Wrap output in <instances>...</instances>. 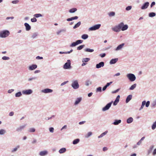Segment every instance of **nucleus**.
<instances>
[{
	"instance_id": "nucleus-62",
	"label": "nucleus",
	"mask_w": 156,
	"mask_h": 156,
	"mask_svg": "<svg viewBox=\"0 0 156 156\" xmlns=\"http://www.w3.org/2000/svg\"><path fill=\"white\" fill-rule=\"evenodd\" d=\"M37 142V140L35 139H33V141L32 142V144H34L35 143H36Z\"/></svg>"
},
{
	"instance_id": "nucleus-27",
	"label": "nucleus",
	"mask_w": 156,
	"mask_h": 156,
	"mask_svg": "<svg viewBox=\"0 0 156 156\" xmlns=\"http://www.w3.org/2000/svg\"><path fill=\"white\" fill-rule=\"evenodd\" d=\"M133 121V119L132 117H130L128 118L127 120V122L128 123H132Z\"/></svg>"
},
{
	"instance_id": "nucleus-45",
	"label": "nucleus",
	"mask_w": 156,
	"mask_h": 156,
	"mask_svg": "<svg viewBox=\"0 0 156 156\" xmlns=\"http://www.w3.org/2000/svg\"><path fill=\"white\" fill-rule=\"evenodd\" d=\"M119 100L116 99L115 100V101L113 102V105H115V106L119 102Z\"/></svg>"
},
{
	"instance_id": "nucleus-3",
	"label": "nucleus",
	"mask_w": 156,
	"mask_h": 156,
	"mask_svg": "<svg viewBox=\"0 0 156 156\" xmlns=\"http://www.w3.org/2000/svg\"><path fill=\"white\" fill-rule=\"evenodd\" d=\"M126 77L131 82L134 81L136 79V77L135 75L134 74L131 73L127 74L126 75Z\"/></svg>"
},
{
	"instance_id": "nucleus-32",
	"label": "nucleus",
	"mask_w": 156,
	"mask_h": 156,
	"mask_svg": "<svg viewBox=\"0 0 156 156\" xmlns=\"http://www.w3.org/2000/svg\"><path fill=\"white\" fill-rule=\"evenodd\" d=\"M81 22L80 21L78 22L73 27V29H76L78 27H79L80 25H81Z\"/></svg>"
},
{
	"instance_id": "nucleus-9",
	"label": "nucleus",
	"mask_w": 156,
	"mask_h": 156,
	"mask_svg": "<svg viewBox=\"0 0 156 156\" xmlns=\"http://www.w3.org/2000/svg\"><path fill=\"white\" fill-rule=\"evenodd\" d=\"M53 91V90H52L49 88H45L41 90L42 93L45 94L51 93Z\"/></svg>"
},
{
	"instance_id": "nucleus-60",
	"label": "nucleus",
	"mask_w": 156,
	"mask_h": 156,
	"mask_svg": "<svg viewBox=\"0 0 156 156\" xmlns=\"http://www.w3.org/2000/svg\"><path fill=\"white\" fill-rule=\"evenodd\" d=\"M131 8H132L131 6H128L126 7V10H131Z\"/></svg>"
},
{
	"instance_id": "nucleus-6",
	"label": "nucleus",
	"mask_w": 156,
	"mask_h": 156,
	"mask_svg": "<svg viewBox=\"0 0 156 156\" xmlns=\"http://www.w3.org/2000/svg\"><path fill=\"white\" fill-rule=\"evenodd\" d=\"M119 24L121 26V30L122 31H124L128 29V26L127 25H124L123 22Z\"/></svg>"
},
{
	"instance_id": "nucleus-54",
	"label": "nucleus",
	"mask_w": 156,
	"mask_h": 156,
	"mask_svg": "<svg viewBox=\"0 0 156 156\" xmlns=\"http://www.w3.org/2000/svg\"><path fill=\"white\" fill-rule=\"evenodd\" d=\"M49 130L51 133H53L54 131V128L53 127H50L49 128Z\"/></svg>"
},
{
	"instance_id": "nucleus-16",
	"label": "nucleus",
	"mask_w": 156,
	"mask_h": 156,
	"mask_svg": "<svg viewBox=\"0 0 156 156\" xmlns=\"http://www.w3.org/2000/svg\"><path fill=\"white\" fill-rule=\"evenodd\" d=\"M104 63L103 62H101L98 64H97L96 65V68L97 69H99L101 67H103L104 66Z\"/></svg>"
},
{
	"instance_id": "nucleus-55",
	"label": "nucleus",
	"mask_w": 156,
	"mask_h": 156,
	"mask_svg": "<svg viewBox=\"0 0 156 156\" xmlns=\"http://www.w3.org/2000/svg\"><path fill=\"white\" fill-rule=\"evenodd\" d=\"M119 90H120V89H119V88L118 89L112 91V94L116 93L118 92Z\"/></svg>"
},
{
	"instance_id": "nucleus-17",
	"label": "nucleus",
	"mask_w": 156,
	"mask_h": 156,
	"mask_svg": "<svg viewBox=\"0 0 156 156\" xmlns=\"http://www.w3.org/2000/svg\"><path fill=\"white\" fill-rule=\"evenodd\" d=\"M37 67V66L36 64H33L29 67V69L30 70H33Z\"/></svg>"
},
{
	"instance_id": "nucleus-12",
	"label": "nucleus",
	"mask_w": 156,
	"mask_h": 156,
	"mask_svg": "<svg viewBox=\"0 0 156 156\" xmlns=\"http://www.w3.org/2000/svg\"><path fill=\"white\" fill-rule=\"evenodd\" d=\"M125 45V44L124 43H122L119 45L116 48L114 49V50L116 51H120L122 50V48H123L124 45Z\"/></svg>"
},
{
	"instance_id": "nucleus-39",
	"label": "nucleus",
	"mask_w": 156,
	"mask_h": 156,
	"mask_svg": "<svg viewBox=\"0 0 156 156\" xmlns=\"http://www.w3.org/2000/svg\"><path fill=\"white\" fill-rule=\"evenodd\" d=\"M28 131L29 132L33 133L35 132V129L34 128H30L28 130Z\"/></svg>"
},
{
	"instance_id": "nucleus-56",
	"label": "nucleus",
	"mask_w": 156,
	"mask_h": 156,
	"mask_svg": "<svg viewBox=\"0 0 156 156\" xmlns=\"http://www.w3.org/2000/svg\"><path fill=\"white\" fill-rule=\"evenodd\" d=\"M112 81H111V82H109V83H107L106 85H105V86L107 87H108V86H109L112 83Z\"/></svg>"
},
{
	"instance_id": "nucleus-53",
	"label": "nucleus",
	"mask_w": 156,
	"mask_h": 156,
	"mask_svg": "<svg viewBox=\"0 0 156 156\" xmlns=\"http://www.w3.org/2000/svg\"><path fill=\"white\" fill-rule=\"evenodd\" d=\"M150 104V102L149 101H147L146 102V104H145V106L146 107H149Z\"/></svg>"
},
{
	"instance_id": "nucleus-7",
	"label": "nucleus",
	"mask_w": 156,
	"mask_h": 156,
	"mask_svg": "<svg viewBox=\"0 0 156 156\" xmlns=\"http://www.w3.org/2000/svg\"><path fill=\"white\" fill-rule=\"evenodd\" d=\"M112 101L109 102L104 107L102 108V110L103 111H105L109 109L111 107L112 104Z\"/></svg>"
},
{
	"instance_id": "nucleus-31",
	"label": "nucleus",
	"mask_w": 156,
	"mask_h": 156,
	"mask_svg": "<svg viewBox=\"0 0 156 156\" xmlns=\"http://www.w3.org/2000/svg\"><path fill=\"white\" fill-rule=\"evenodd\" d=\"M80 140L79 139H76L74 140L73 142V144H77L80 141Z\"/></svg>"
},
{
	"instance_id": "nucleus-8",
	"label": "nucleus",
	"mask_w": 156,
	"mask_h": 156,
	"mask_svg": "<svg viewBox=\"0 0 156 156\" xmlns=\"http://www.w3.org/2000/svg\"><path fill=\"white\" fill-rule=\"evenodd\" d=\"M121 26L120 24H119L117 26H115L112 28V30L115 32H119L121 30Z\"/></svg>"
},
{
	"instance_id": "nucleus-52",
	"label": "nucleus",
	"mask_w": 156,
	"mask_h": 156,
	"mask_svg": "<svg viewBox=\"0 0 156 156\" xmlns=\"http://www.w3.org/2000/svg\"><path fill=\"white\" fill-rule=\"evenodd\" d=\"M31 21L32 22H35L37 21V20L34 17L33 18L31 19Z\"/></svg>"
},
{
	"instance_id": "nucleus-14",
	"label": "nucleus",
	"mask_w": 156,
	"mask_h": 156,
	"mask_svg": "<svg viewBox=\"0 0 156 156\" xmlns=\"http://www.w3.org/2000/svg\"><path fill=\"white\" fill-rule=\"evenodd\" d=\"M48 154V151L46 150H44L40 151L39 153V155L40 156H44Z\"/></svg>"
},
{
	"instance_id": "nucleus-4",
	"label": "nucleus",
	"mask_w": 156,
	"mask_h": 156,
	"mask_svg": "<svg viewBox=\"0 0 156 156\" xmlns=\"http://www.w3.org/2000/svg\"><path fill=\"white\" fill-rule=\"evenodd\" d=\"M63 68L64 69H69L71 68V61L70 60H68L67 62L63 65Z\"/></svg>"
},
{
	"instance_id": "nucleus-64",
	"label": "nucleus",
	"mask_w": 156,
	"mask_h": 156,
	"mask_svg": "<svg viewBox=\"0 0 156 156\" xmlns=\"http://www.w3.org/2000/svg\"><path fill=\"white\" fill-rule=\"evenodd\" d=\"M14 91V90L13 89H12L11 90H9L8 91V93H11L13 91Z\"/></svg>"
},
{
	"instance_id": "nucleus-50",
	"label": "nucleus",
	"mask_w": 156,
	"mask_h": 156,
	"mask_svg": "<svg viewBox=\"0 0 156 156\" xmlns=\"http://www.w3.org/2000/svg\"><path fill=\"white\" fill-rule=\"evenodd\" d=\"M92 135V133L91 132H89L88 133L87 136H85V137L86 138H87L89 137H90V136Z\"/></svg>"
},
{
	"instance_id": "nucleus-5",
	"label": "nucleus",
	"mask_w": 156,
	"mask_h": 156,
	"mask_svg": "<svg viewBox=\"0 0 156 156\" xmlns=\"http://www.w3.org/2000/svg\"><path fill=\"white\" fill-rule=\"evenodd\" d=\"M101 26V24H97L94 25L89 28V30L90 31L95 30H98Z\"/></svg>"
},
{
	"instance_id": "nucleus-22",
	"label": "nucleus",
	"mask_w": 156,
	"mask_h": 156,
	"mask_svg": "<svg viewBox=\"0 0 156 156\" xmlns=\"http://www.w3.org/2000/svg\"><path fill=\"white\" fill-rule=\"evenodd\" d=\"M38 34V32H34L32 34L31 36V37L33 39L36 38L37 37V36Z\"/></svg>"
},
{
	"instance_id": "nucleus-11",
	"label": "nucleus",
	"mask_w": 156,
	"mask_h": 156,
	"mask_svg": "<svg viewBox=\"0 0 156 156\" xmlns=\"http://www.w3.org/2000/svg\"><path fill=\"white\" fill-rule=\"evenodd\" d=\"M26 126V124L17 127L16 129V131L17 132H20L23 130Z\"/></svg>"
},
{
	"instance_id": "nucleus-57",
	"label": "nucleus",
	"mask_w": 156,
	"mask_h": 156,
	"mask_svg": "<svg viewBox=\"0 0 156 156\" xmlns=\"http://www.w3.org/2000/svg\"><path fill=\"white\" fill-rule=\"evenodd\" d=\"M106 55V54L105 53H104L103 54H101L99 55V56L101 57V58H104Z\"/></svg>"
},
{
	"instance_id": "nucleus-42",
	"label": "nucleus",
	"mask_w": 156,
	"mask_h": 156,
	"mask_svg": "<svg viewBox=\"0 0 156 156\" xmlns=\"http://www.w3.org/2000/svg\"><path fill=\"white\" fill-rule=\"evenodd\" d=\"M156 128V121L153 123L152 126V129L153 130L154 129Z\"/></svg>"
},
{
	"instance_id": "nucleus-36",
	"label": "nucleus",
	"mask_w": 156,
	"mask_h": 156,
	"mask_svg": "<svg viewBox=\"0 0 156 156\" xmlns=\"http://www.w3.org/2000/svg\"><path fill=\"white\" fill-rule=\"evenodd\" d=\"M108 14L110 17L113 16L115 15V13L114 12H109Z\"/></svg>"
},
{
	"instance_id": "nucleus-29",
	"label": "nucleus",
	"mask_w": 156,
	"mask_h": 156,
	"mask_svg": "<svg viewBox=\"0 0 156 156\" xmlns=\"http://www.w3.org/2000/svg\"><path fill=\"white\" fill-rule=\"evenodd\" d=\"M92 84L91 81L90 80H87L85 81V85L86 86H88L89 85L91 84Z\"/></svg>"
},
{
	"instance_id": "nucleus-44",
	"label": "nucleus",
	"mask_w": 156,
	"mask_h": 156,
	"mask_svg": "<svg viewBox=\"0 0 156 156\" xmlns=\"http://www.w3.org/2000/svg\"><path fill=\"white\" fill-rule=\"evenodd\" d=\"M34 16L36 18H38L40 17H41L42 16V15L41 14L37 13V14H35L34 15Z\"/></svg>"
},
{
	"instance_id": "nucleus-37",
	"label": "nucleus",
	"mask_w": 156,
	"mask_h": 156,
	"mask_svg": "<svg viewBox=\"0 0 156 156\" xmlns=\"http://www.w3.org/2000/svg\"><path fill=\"white\" fill-rule=\"evenodd\" d=\"M85 51L86 52H92L94 51V50L93 49L87 48L85 49Z\"/></svg>"
},
{
	"instance_id": "nucleus-24",
	"label": "nucleus",
	"mask_w": 156,
	"mask_h": 156,
	"mask_svg": "<svg viewBox=\"0 0 156 156\" xmlns=\"http://www.w3.org/2000/svg\"><path fill=\"white\" fill-rule=\"evenodd\" d=\"M156 106V99L153 100L151 104V106L152 108H154Z\"/></svg>"
},
{
	"instance_id": "nucleus-20",
	"label": "nucleus",
	"mask_w": 156,
	"mask_h": 156,
	"mask_svg": "<svg viewBox=\"0 0 156 156\" xmlns=\"http://www.w3.org/2000/svg\"><path fill=\"white\" fill-rule=\"evenodd\" d=\"M132 95L130 94L127 97L126 99V102L127 103L129 102V101L132 99Z\"/></svg>"
},
{
	"instance_id": "nucleus-41",
	"label": "nucleus",
	"mask_w": 156,
	"mask_h": 156,
	"mask_svg": "<svg viewBox=\"0 0 156 156\" xmlns=\"http://www.w3.org/2000/svg\"><path fill=\"white\" fill-rule=\"evenodd\" d=\"M155 13L154 12H150L149 14V16L150 17H154L155 16Z\"/></svg>"
},
{
	"instance_id": "nucleus-19",
	"label": "nucleus",
	"mask_w": 156,
	"mask_h": 156,
	"mask_svg": "<svg viewBox=\"0 0 156 156\" xmlns=\"http://www.w3.org/2000/svg\"><path fill=\"white\" fill-rule=\"evenodd\" d=\"M118 60V58H115L111 59L110 62V64H113L115 63Z\"/></svg>"
},
{
	"instance_id": "nucleus-13",
	"label": "nucleus",
	"mask_w": 156,
	"mask_h": 156,
	"mask_svg": "<svg viewBox=\"0 0 156 156\" xmlns=\"http://www.w3.org/2000/svg\"><path fill=\"white\" fill-rule=\"evenodd\" d=\"M66 32V28H64L62 29L58 30L56 33L57 35H60L62 33H65Z\"/></svg>"
},
{
	"instance_id": "nucleus-15",
	"label": "nucleus",
	"mask_w": 156,
	"mask_h": 156,
	"mask_svg": "<svg viewBox=\"0 0 156 156\" xmlns=\"http://www.w3.org/2000/svg\"><path fill=\"white\" fill-rule=\"evenodd\" d=\"M149 3L148 2H145L144 4L141 7V9H146L149 5Z\"/></svg>"
},
{
	"instance_id": "nucleus-51",
	"label": "nucleus",
	"mask_w": 156,
	"mask_h": 156,
	"mask_svg": "<svg viewBox=\"0 0 156 156\" xmlns=\"http://www.w3.org/2000/svg\"><path fill=\"white\" fill-rule=\"evenodd\" d=\"M96 91L101 92V87H98L96 89Z\"/></svg>"
},
{
	"instance_id": "nucleus-35",
	"label": "nucleus",
	"mask_w": 156,
	"mask_h": 156,
	"mask_svg": "<svg viewBox=\"0 0 156 156\" xmlns=\"http://www.w3.org/2000/svg\"><path fill=\"white\" fill-rule=\"evenodd\" d=\"M88 35L86 34H83L81 36V38H82V39H84V40H85V39H87L88 38Z\"/></svg>"
},
{
	"instance_id": "nucleus-1",
	"label": "nucleus",
	"mask_w": 156,
	"mask_h": 156,
	"mask_svg": "<svg viewBox=\"0 0 156 156\" xmlns=\"http://www.w3.org/2000/svg\"><path fill=\"white\" fill-rule=\"evenodd\" d=\"M9 34V32L8 30H5L1 31L0 32V37H6L8 36Z\"/></svg>"
},
{
	"instance_id": "nucleus-23",
	"label": "nucleus",
	"mask_w": 156,
	"mask_h": 156,
	"mask_svg": "<svg viewBox=\"0 0 156 156\" xmlns=\"http://www.w3.org/2000/svg\"><path fill=\"white\" fill-rule=\"evenodd\" d=\"M121 122V120L120 119L115 120L114 122H113V124L115 125H116L119 124Z\"/></svg>"
},
{
	"instance_id": "nucleus-28",
	"label": "nucleus",
	"mask_w": 156,
	"mask_h": 156,
	"mask_svg": "<svg viewBox=\"0 0 156 156\" xmlns=\"http://www.w3.org/2000/svg\"><path fill=\"white\" fill-rule=\"evenodd\" d=\"M66 151V149L65 148H62L59 150V152L60 154H62L65 152Z\"/></svg>"
},
{
	"instance_id": "nucleus-47",
	"label": "nucleus",
	"mask_w": 156,
	"mask_h": 156,
	"mask_svg": "<svg viewBox=\"0 0 156 156\" xmlns=\"http://www.w3.org/2000/svg\"><path fill=\"white\" fill-rule=\"evenodd\" d=\"M37 78L36 77H32L29 78L28 80L29 81H30L33 80H36Z\"/></svg>"
},
{
	"instance_id": "nucleus-2",
	"label": "nucleus",
	"mask_w": 156,
	"mask_h": 156,
	"mask_svg": "<svg viewBox=\"0 0 156 156\" xmlns=\"http://www.w3.org/2000/svg\"><path fill=\"white\" fill-rule=\"evenodd\" d=\"M71 86L74 89H77L79 88V85L78 80H75L72 81Z\"/></svg>"
},
{
	"instance_id": "nucleus-26",
	"label": "nucleus",
	"mask_w": 156,
	"mask_h": 156,
	"mask_svg": "<svg viewBox=\"0 0 156 156\" xmlns=\"http://www.w3.org/2000/svg\"><path fill=\"white\" fill-rule=\"evenodd\" d=\"M6 133V130L5 129H0V135H3Z\"/></svg>"
},
{
	"instance_id": "nucleus-18",
	"label": "nucleus",
	"mask_w": 156,
	"mask_h": 156,
	"mask_svg": "<svg viewBox=\"0 0 156 156\" xmlns=\"http://www.w3.org/2000/svg\"><path fill=\"white\" fill-rule=\"evenodd\" d=\"M24 25L25 27L26 30L28 31L31 29V26L28 23H25Z\"/></svg>"
},
{
	"instance_id": "nucleus-61",
	"label": "nucleus",
	"mask_w": 156,
	"mask_h": 156,
	"mask_svg": "<svg viewBox=\"0 0 156 156\" xmlns=\"http://www.w3.org/2000/svg\"><path fill=\"white\" fill-rule=\"evenodd\" d=\"M67 128V126L66 125H64L62 127L61 129V130L62 131L64 129H66Z\"/></svg>"
},
{
	"instance_id": "nucleus-46",
	"label": "nucleus",
	"mask_w": 156,
	"mask_h": 156,
	"mask_svg": "<svg viewBox=\"0 0 156 156\" xmlns=\"http://www.w3.org/2000/svg\"><path fill=\"white\" fill-rule=\"evenodd\" d=\"M84 46V45H81L77 47V50H81Z\"/></svg>"
},
{
	"instance_id": "nucleus-63",
	"label": "nucleus",
	"mask_w": 156,
	"mask_h": 156,
	"mask_svg": "<svg viewBox=\"0 0 156 156\" xmlns=\"http://www.w3.org/2000/svg\"><path fill=\"white\" fill-rule=\"evenodd\" d=\"M43 58L42 57H40V56H37L36 57V59H42Z\"/></svg>"
},
{
	"instance_id": "nucleus-59",
	"label": "nucleus",
	"mask_w": 156,
	"mask_h": 156,
	"mask_svg": "<svg viewBox=\"0 0 156 156\" xmlns=\"http://www.w3.org/2000/svg\"><path fill=\"white\" fill-rule=\"evenodd\" d=\"M19 2L18 0H14L12 2V3L14 4H16L17 3Z\"/></svg>"
},
{
	"instance_id": "nucleus-58",
	"label": "nucleus",
	"mask_w": 156,
	"mask_h": 156,
	"mask_svg": "<svg viewBox=\"0 0 156 156\" xmlns=\"http://www.w3.org/2000/svg\"><path fill=\"white\" fill-rule=\"evenodd\" d=\"M68 82V81H65V82H63L61 84L60 86H63L64 85L66 84Z\"/></svg>"
},
{
	"instance_id": "nucleus-25",
	"label": "nucleus",
	"mask_w": 156,
	"mask_h": 156,
	"mask_svg": "<svg viewBox=\"0 0 156 156\" xmlns=\"http://www.w3.org/2000/svg\"><path fill=\"white\" fill-rule=\"evenodd\" d=\"M108 133V131H105V132L101 133L100 136H98V138H100L102 137L103 136L106 135Z\"/></svg>"
},
{
	"instance_id": "nucleus-38",
	"label": "nucleus",
	"mask_w": 156,
	"mask_h": 156,
	"mask_svg": "<svg viewBox=\"0 0 156 156\" xmlns=\"http://www.w3.org/2000/svg\"><path fill=\"white\" fill-rule=\"evenodd\" d=\"M22 95V94L21 92L20 91L16 93L15 94V96L16 97H20Z\"/></svg>"
},
{
	"instance_id": "nucleus-33",
	"label": "nucleus",
	"mask_w": 156,
	"mask_h": 156,
	"mask_svg": "<svg viewBox=\"0 0 156 156\" xmlns=\"http://www.w3.org/2000/svg\"><path fill=\"white\" fill-rule=\"evenodd\" d=\"M20 147V146L19 145H18L16 146V147L12 149V152H14L16 151L17 150L18 148H19Z\"/></svg>"
},
{
	"instance_id": "nucleus-49",
	"label": "nucleus",
	"mask_w": 156,
	"mask_h": 156,
	"mask_svg": "<svg viewBox=\"0 0 156 156\" xmlns=\"http://www.w3.org/2000/svg\"><path fill=\"white\" fill-rule=\"evenodd\" d=\"M2 59L3 60H8L10 58L8 57L4 56L2 57Z\"/></svg>"
},
{
	"instance_id": "nucleus-43",
	"label": "nucleus",
	"mask_w": 156,
	"mask_h": 156,
	"mask_svg": "<svg viewBox=\"0 0 156 156\" xmlns=\"http://www.w3.org/2000/svg\"><path fill=\"white\" fill-rule=\"evenodd\" d=\"M77 45V44L76 42H75L72 43L70 45V46L71 47H73L76 46Z\"/></svg>"
},
{
	"instance_id": "nucleus-40",
	"label": "nucleus",
	"mask_w": 156,
	"mask_h": 156,
	"mask_svg": "<svg viewBox=\"0 0 156 156\" xmlns=\"http://www.w3.org/2000/svg\"><path fill=\"white\" fill-rule=\"evenodd\" d=\"M90 60V58H83V59L82 62H88Z\"/></svg>"
},
{
	"instance_id": "nucleus-21",
	"label": "nucleus",
	"mask_w": 156,
	"mask_h": 156,
	"mask_svg": "<svg viewBox=\"0 0 156 156\" xmlns=\"http://www.w3.org/2000/svg\"><path fill=\"white\" fill-rule=\"evenodd\" d=\"M82 100V98H77L76 99V100L75 103H74V105H76L79 104V103Z\"/></svg>"
},
{
	"instance_id": "nucleus-34",
	"label": "nucleus",
	"mask_w": 156,
	"mask_h": 156,
	"mask_svg": "<svg viewBox=\"0 0 156 156\" xmlns=\"http://www.w3.org/2000/svg\"><path fill=\"white\" fill-rule=\"evenodd\" d=\"M136 86V84L135 83L132 85L131 87L129 88V90H132L134 89Z\"/></svg>"
},
{
	"instance_id": "nucleus-10",
	"label": "nucleus",
	"mask_w": 156,
	"mask_h": 156,
	"mask_svg": "<svg viewBox=\"0 0 156 156\" xmlns=\"http://www.w3.org/2000/svg\"><path fill=\"white\" fill-rule=\"evenodd\" d=\"M22 93L23 94L29 95L33 93V91L31 89L26 90H23Z\"/></svg>"
},
{
	"instance_id": "nucleus-48",
	"label": "nucleus",
	"mask_w": 156,
	"mask_h": 156,
	"mask_svg": "<svg viewBox=\"0 0 156 156\" xmlns=\"http://www.w3.org/2000/svg\"><path fill=\"white\" fill-rule=\"evenodd\" d=\"M83 41V40H79L77 41H76V43L77 44V45L80 44L82 43Z\"/></svg>"
},
{
	"instance_id": "nucleus-30",
	"label": "nucleus",
	"mask_w": 156,
	"mask_h": 156,
	"mask_svg": "<svg viewBox=\"0 0 156 156\" xmlns=\"http://www.w3.org/2000/svg\"><path fill=\"white\" fill-rule=\"evenodd\" d=\"M146 104V101H142V105L140 107V108L139 109V110L140 111L142 109H143L144 108V107L145 104Z\"/></svg>"
}]
</instances>
